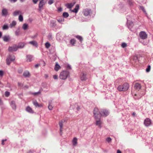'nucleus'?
Masks as SVG:
<instances>
[{"label":"nucleus","instance_id":"nucleus-1","mask_svg":"<svg viewBox=\"0 0 153 153\" xmlns=\"http://www.w3.org/2000/svg\"><path fill=\"white\" fill-rule=\"evenodd\" d=\"M129 87V85L127 83H125L122 85H119L117 88V89L120 91H127Z\"/></svg>","mask_w":153,"mask_h":153},{"label":"nucleus","instance_id":"nucleus-2","mask_svg":"<svg viewBox=\"0 0 153 153\" xmlns=\"http://www.w3.org/2000/svg\"><path fill=\"white\" fill-rule=\"evenodd\" d=\"M69 72L67 71H64L61 72L59 75L60 78L62 80L66 79L69 76Z\"/></svg>","mask_w":153,"mask_h":153},{"label":"nucleus","instance_id":"nucleus-3","mask_svg":"<svg viewBox=\"0 0 153 153\" xmlns=\"http://www.w3.org/2000/svg\"><path fill=\"white\" fill-rule=\"evenodd\" d=\"M100 115L101 117H106L109 114V112L106 109H102L100 111Z\"/></svg>","mask_w":153,"mask_h":153},{"label":"nucleus","instance_id":"nucleus-4","mask_svg":"<svg viewBox=\"0 0 153 153\" xmlns=\"http://www.w3.org/2000/svg\"><path fill=\"white\" fill-rule=\"evenodd\" d=\"M101 116L94 118L96 120V125L98 126L100 128H101V125L102 124V122L101 120Z\"/></svg>","mask_w":153,"mask_h":153},{"label":"nucleus","instance_id":"nucleus-5","mask_svg":"<svg viewBox=\"0 0 153 153\" xmlns=\"http://www.w3.org/2000/svg\"><path fill=\"white\" fill-rule=\"evenodd\" d=\"M139 36L140 38L143 39H146L148 37L147 34L143 31H142L140 33Z\"/></svg>","mask_w":153,"mask_h":153},{"label":"nucleus","instance_id":"nucleus-6","mask_svg":"<svg viewBox=\"0 0 153 153\" xmlns=\"http://www.w3.org/2000/svg\"><path fill=\"white\" fill-rule=\"evenodd\" d=\"M93 113L94 118L98 117L101 116L99 114L100 111H99L98 109L97 108H95L93 111Z\"/></svg>","mask_w":153,"mask_h":153},{"label":"nucleus","instance_id":"nucleus-7","mask_svg":"<svg viewBox=\"0 0 153 153\" xmlns=\"http://www.w3.org/2000/svg\"><path fill=\"white\" fill-rule=\"evenodd\" d=\"M45 4V3L44 1V0H39V11H41L43 9V6Z\"/></svg>","mask_w":153,"mask_h":153},{"label":"nucleus","instance_id":"nucleus-8","mask_svg":"<svg viewBox=\"0 0 153 153\" xmlns=\"http://www.w3.org/2000/svg\"><path fill=\"white\" fill-rule=\"evenodd\" d=\"M17 49L18 48H17V46L16 45L9 47L8 49V51L11 52L16 51Z\"/></svg>","mask_w":153,"mask_h":153},{"label":"nucleus","instance_id":"nucleus-9","mask_svg":"<svg viewBox=\"0 0 153 153\" xmlns=\"http://www.w3.org/2000/svg\"><path fill=\"white\" fill-rule=\"evenodd\" d=\"M86 72H82L80 75V79L82 81L85 80L86 79Z\"/></svg>","mask_w":153,"mask_h":153},{"label":"nucleus","instance_id":"nucleus-10","mask_svg":"<svg viewBox=\"0 0 153 153\" xmlns=\"http://www.w3.org/2000/svg\"><path fill=\"white\" fill-rule=\"evenodd\" d=\"M151 123V120L148 118H146L144 120V124L147 127L149 126Z\"/></svg>","mask_w":153,"mask_h":153},{"label":"nucleus","instance_id":"nucleus-11","mask_svg":"<svg viewBox=\"0 0 153 153\" xmlns=\"http://www.w3.org/2000/svg\"><path fill=\"white\" fill-rule=\"evenodd\" d=\"M2 38L3 40L6 42H8L10 39V37L9 35L4 36L2 37Z\"/></svg>","mask_w":153,"mask_h":153},{"label":"nucleus","instance_id":"nucleus-12","mask_svg":"<svg viewBox=\"0 0 153 153\" xmlns=\"http://www.w3.org/2000/svg\"><path fill=\"white\" fill-rule=\"evenodd\" d=\"M90 10L86 9L83 10V13L84 16H87L90 15Z\"/></svg>","mask_w":153,"mask_h":153},{"label":"nucleus","instance_id":"nucleus-13","mask_svg":"<svg viewBox=\"0 0 153 153\" xmlns=\"http://www.w3.org/2000/svg\"><path fill=\"white\" fill-rule=\"evenodd\" d=\"M10 105L13 110H15L16 109V107L15 101H11L10 102Z\"/></svg>","mask_w":153,"mask_h":153},{"label":"nucleus","instance_id":"nucleus-14","mask_svg":"<svg viewBox=\"0 0 153 153\" xmlns=\"http://www.w3.org/2000/svg\"><path fill=\"white\" fill-rule=\"evenodd\" d=\"M65 121L64 120H61L59 122V125L60 127V131L61 133L62 131L63 123Z\"/></svg>","mask_w":153,"mask_h":153},{"label":"nucleus","instance_id":"nucleus-15","mask_svg":"<svg viewBox=\"0 0 153 153\" xmlns=\"http://www.w3.org/2000/svg\"><path fill=\"white\" fill-rule=\"evenodd\" d=\"M2 15L4 16H6L8 14L7 10L6 9H3L2 10Z\"/></svg>","mask_w":153,"mask_h":153},{"label":"nucleus","instance_id":"nucleus-16","mask_svg":"<svg viewBox=\"0 0 153 153\" xmlns=\"http://www.w3.org/2000/svg\"><path fill=\"white\" fill-rule=\"evenodd\" d=\"M134 88L135 90L139 91L140 89L141 88V86L140 84L139 83H136L134 85Z\"/></svg>","mask_w":153,"mask_h":153},{"label":"nucleus","instance_id":"nucleus-17","mask_svg":"<svg viewBox=\"0 0 153 153\" xmlns=\"http://www.w3.org/2000/svg\"><path fill=\"white\" fill-rule=\"evenodd\" d=\"M22 12L20 10H16L13 13V16H16L19 15H21Z\"/></svg>","mask_w":153,"mask_h":153},{"label":"nucleus","instance_id":"nucleus-18","mask_svg":"<svg viewBox=\"0 0 153 153\" xmlns=\"http://www.w3.org/2000/svg\"><path fill=\"white\" fill-rule=\"evenodd\" d=\"M25 44L24 42H20L19 43L17 48H18V49L22 48L24 47Z\"/></svg>","mask_w":153,"mask_h":153},{"label":"nucleus","instance_id":"nucleus-19","mask_svg":"<svg viewBox=\"0 0 153 153\" xmlns=\"http://www.w3.org/2000/svg\"><path fill=\"white\" fill-rule=\"evenodd\" d=\"M23 75L26 77H29L30 76V73L28 71H25L23 74Z\"/></svg>","mask_w":153,"mask_h":153},{"label":"nucleus","instance_id":"nucleus-20","mask_svg":"<svg viewBox=\"0 0 153 153\" xmlns=\"http://www.w3.org/2000/svg\"><path fill=\"white\" fill-rule=\"evenodd\" d=\"M16 22L15 21H13L9 25V27L12 28L15 27L16 25Z\"/></svg>","mask_w":153,"mask_h":153},{"label":"nucleus","instance_id":"nucleus-21","mask_svg":"<svg viewBox=\"0 0 153 153\" xmlns=\"http://www.w3.org/2000/svg\"><path fill=\"white\" fill-rule=\"evenodd\" d=\"M26 111L29 113H33V111L32 109L29 106H27L26 108Z\"/></svg>","mask_w":153,"mask_h":153},{"label":"nucleus","instance_id":"nucleus-22","mask_svg":"<svg viewBox=\"0 0 153 153\" xmlns=\"http://www.w3.org/2000/svg\"><path fill=\"white\" fill-rule=\"evenodd\" d=\"M33 104L36 107H41L42 105L41 104H39L36 101H34L33 102Z\"/></svg>","mask_w":153,"mask_h":153},{"label":"nucleus","instance_id":"nucleus-23","mask_svg":"<svg viewBox=\"0 0 153 153\" xmlns=\"http://www.w3.org/2000/svg\"><path fill=\"white\" fill-rule=\"evenodd\" d=\"M60 66L56 63L54 67V70L56 71H58L59 69L61 68Z\"/></svg>","mask_w":153,"mask_h":153},{"label":"nucleus","instance_id":"nucleus-24","mask_svg":"<svg viewBox=\"0 0 153 153\" xmlns=\"http://www.w3.org/2000/svg\"><path fill=\"white\" fill-rule=\"evenodd\" d=\"M73 144L74 146H76L77 143V139L76 137L74 138L72 140Z\"/></svg>","mask_w":153,"mask_h":153},{"label":"nucleus","instance_id":"nucleus-25","mask_svg":"<svg viewBox=\"0 0 153 153\" xmlns=\"http://www.w3.org/2000/svg\"><path fill=\"white\" fill-rule=\"evenodd\" d=\"M79 8V4H77L76 5L75 8L74 9V10H73V12H74L75 13H77L78 12V10Z\"/></svg>","mask_w":153,"mask_h":153},{"label":"nucleus","instance_id":"nucleus-26","mask_svg":"<svg viewBox=\"0 0 153 153\" xmlns=\"http://www.w3.org/2000/svg\"><path fill=\"white\" fill-rule=\"evenodd\" d=\"M74 4L73 3H68L65 6L67 7V8L69 9L71 8L74 6Z\"/></svg>","mask_w":153,"mask_h":153},{"label":"nucleus","instance_id":"nucleus-27","mask_svg":"<svg viewBox=\"0 0 153 153\" xmlns=\"http://www.w3.org/2000/svg\"><path fill=\"white\" fill-rule=\"evenodd\" d=\"M29 43L36 47H37L38 46V44L36 41H30L29 42Z\"/></svg>","mask_w":153,"mask_h":153},{"label":"nucleus","instance_id":"nucleus-28","mask_svg":"<svg viewBox=\"0 0 153 153\" xmlns=\"http://www.w3.org/2000/svg\"><path fill=\"white\" fill-rule=\"evenodd\" d=\"M42 90L41 89H40V90L37 92H35L34 93H31V94H33L34 96H36L38 95H39L40 94L41 92H42Z\"/></svg>","mask_w":153,"mask_h":153},{"label":"nucleus","instance_id":"nucleus-29","mask_svg":"<svg viewBox=\"0 0 153 153\" xmlns=\"http://www.w3.org/2000/svg\"><path fill=\"white\" fill-rule=\"evenodd\" d=\"M33 56L30 55H27V61L28 62H30L32 60Z\"/></svg>","mask_w":153,"mask_h":153},{"label":"nucleus","instance_id":"nucleus-30","mask_svg":"<svg viewBox=\"0 0 153 153\" xmlns=\"http://www.w3.org/2000/svg\"><path fill=\"white\" fill-rule=\"evenodd\" d=\"M28 27V25L26 23H25L23 25L22 28L24 30H27Z\"/></svg>","mask_w":153,"mask_h":153},{"label":"nucleus","instance_id":"nucleus-31","mask_svg":"<svg viewBox=\"0 0 153 153\" xmlns=\"http://www.w3.org/2000/svg\"><path fill=\"white\" fill-rule=\"evenodd\" d=\"M7 58H10V61H14L15 59V57L13 55H9L7 57Z\"/></svg>","mask_w":153,"mask_h":153},{"label":"nucleus","instance_id":"nucleus-32","mask_svg":"<svg viewBox=\"0 0 153 153\" xmlns=\"http://www.w3.org/2000/svg\"><path fill=\"white\" fill-rule=\"evenodd\" d=\"M15 34L16 36H18L20 34V30L19 29H18L15 32Z\"/></svg>","mask_w":153,"mask_h":153},{"label":"nucleus","instance_id":"nucleus-33","mask_svg":"<svg viewBox=\"0 0 153 153\" xmlns=\"http://www.w3.org/2000/svg\"><path fill=\"white\" fill-rule=\"evenodd\" d=\"M18 19L20 22H22L23 20V18L22 16L21 15H20L19 16Z\"/></svg>","mask_w":153,"mask_h":153},{"label":"nucleus","instance_id":"nucleus-34","mask_svg":"<svg viewBox=\"0 0 153 153\" xmlns=\"http://www.w3.org/2000/svg\"><path fill=\"white\" fill-rule=\"evenodd\" d=\"M10 58H7L6 59V63L7 65H9L12 61H10Z\"/></svg>","mask_w":153,"mask_h":153},{"label":"nucleus","instance_id":"nucleus-35","mask_svg":"<svg viewBox=\"0 0 153 153\" xmlns=\"http://www.w3.org/2000/svg\"><path fill=\"white\" fill-rule=\"evenodd\" d=\"M62 15L63 17L65 18H67L69 16L68 13L66 12L63 13Z\"/></svg>","mask_w":153,"mask_h":153},{"label":"nucleus","instance_id":"nucleus-36","mask_svg":"<svg viewBox=\"0 0 153 153\" xmlns=\"http://www.w3.org/2000/svg\"><path fill=\"white\" fill-rule=\"evenodd\" d=\"M133 60L135 62H137L138 60V58L136 56H134Z\"/></svg>","mask_w":153,"mask_h":153},{"label":"nucleus","instance_id":"nucleus-37","mask_svg":"<svg viewBox=\"0 0 153 153\" xmlns=\"http://www.w3.org/2000/svg\"><path fill=\"white\" fill-rule=\"evenodd\" d=\"M76 38H77L79 40H80V41L81 42H82V41L83 40V39H82V37L80 36H76Z\"/></svg>","mask_w":153,"mask_h":153},{"label":"nucleus","instance_id":"nucleus-38","mask_svg":"<svg viewBox=\"0 0 153 153\" xmlns=\"http://www.w3.org/2000/svg\"><path fill=\"white\" fill-rule=\"evenodd\" d=\"M70 42L71 44L74 45L76 43V40L74 39H72L71 40Z\"/></svg>","mask_w":153,"mask_h":153},{"label":"nucleus","instance_id":"nucleus-39","mask_svg":"<svg viewBox=\"0 0 153 153\" xmlns=\"http://www.w3.org/2000/svg\"><path fill=\"white\" fill-rule=\"evenodd\" d=\"M151 69V66L150 65H148L147 68L146 69V72H149L150 71Z\"/></svg>","mask_w":153,"mask_h":153},{"label":"nucleus","instance_id":"nucleus-40","mask_svg":"<svg viewBox=\"0 0 153 153\" xmlns=\"http://www.w3.org/2000/svg\"><path fill=\"white\" fill-rule=\"evenodd\" d=\"M2 28L3 30H6L8 29V27L7 25H4L3 26Z\"/></svg>","mask_w":153,"mask_h":153},{"label":"nucleus","instance_id":"nucleus-41","mask_svg":"<svg viewBox=\"0 0 153 153\" xmlns=\"http://www.w3.org/2000/svg\"><path fill=\"white\" fill-rule=\"evenodd\" d=\"M10 94V93L8 91H6L5 92V95L6 97H8Z\"/></svg>","mask_w":153,"mask_h":153},{"label":"nucleus","instance_id":"nucleus-42","mask_svg":"<svg viewBox=\"0 0 153 153\" xmlns=\"http://www.w3.org/2000/svg\"><path fill=\"white\" fill-rule=\"evenodd\" d=\"M53 108V107L52 106L51 104H49V105H48V109L50 110H51Z\"/></svg>","mask_w":153,"mask_h":153},{"label":"nucleus","instance_id":"nucleus-43","mask_svg":"<svg viewBox=\"0 0 153 153\" xmlns=\"http://www.w3.org/2000/svg\"><path fill=\"white\" fill-rule=\"evenodd\" d=\"M54 2V0H49L48 1V4L51 5Z\"/></svg>","mask_w":153,"mask_h":153},{"label":"nucleus","instance_id":"nucleus-44","mask_svg":"<svg viewBox=\"0 0 153 153\" xmlns=\"http://www.w3.org/2000/svg\"><path fill=\"white\" fill-rule=\"evenodd\" d=\"M121 46L123 48H124L127 46V44L125 43H122Z\"/></svg>","mask_w":153,"mask_h":153},{"label":"nucleus","instance_id":"nucleus-45","mask_svg":"<svg viewBox=\"0 0 153 153\" xmlns=\"http://www.w3.org/2000/svg\"><path fill=\"white\" fill-rule=\"evenodd\" d=\"M51 25L52 26H54L56 25L55 22L54 21H52L51 23Z\"/></svg>","mask_w":153,"mask_h":153},{"label":"nucleus","instance_id":"nucleus-46","mask_svg":"<svg viewBox=\"0 0 153 153\" xmlns=\"http://www.w3.org/2000/svg\"><path fill=\"white\" fill-rule=\"evenodd\" d=\"M111 140V139L110 137H108L106 139V141L108 143L110 142Z\"/></svg>","mask_w":153,"mask_h":153},{"label":"nucleus","instance_id":"nucleus-47","mask_svg":"<svg viewBox=\"0 0 153 153\" xmlns=\"http://www.w3.org/2000/svg\"><path fill=\"white\" fill-rule=\"evenodd\" d=\"M38 0H32L34 4H36L38 1Z\"/></svg>","mask_w":153,"mask_h":153},{"label":"nucleus","instance_id":"nucleus-48","mask_svg":"<svg viewBox=\"0 0 153 153\" xmlns=\"http://www.w3.org/2000/svg\"><path fill=\"white\" fill-rule=\"evenodd\" d=\"M3 75V72L1 70H0V76H2Z\"/></svg>","mask_w":153,"mask_h":153},{"label":"nucleus","instance_id":"nucleus-49","mask_svg":"<svg viewBox=\"0 0 153 153\" xmlns=\"http://www.w3.org/2000/svg\"><path fill=\"white\" fill-rule=\"evenodd\" d=\"M6 140H7L6 139L2 140V142H1L2 145H4V141H6Z\"/></svg>","mask_w":153,"mask_h":153},{"label":"nucleus","instance_id":"nucleus-50","mask_svg":"<svg viewBox=\"0 0 153 153\" xmlns=\"http://www.w3.org/2000/svg\"><path fill=\"white\" fill-rule=\"evenodd\" d=\"M53 78L54 79H58V76L57 75H54L53 76Z\"/></svg>","mask_w":153,"mask_h":153},{"label":"nucleus","instance_id":"nucleus-51","mask_svg":"<svg viewBox=\"0 0 153 153\" xmlns=\"http://www.w3.org/2000/svg\"><path fill=\"white\" fill-rule=\"evenodd\" d=\"M59 12H61L62 11V8L61 7H59L58 9Z\"/></svg>","mask_w":153,"mask_h":153},{"label":"nucleus","instance_id":"nucleus-52","mask_svg":"<svg viewBox=\"0 0 153 153\" xmlns=\"http://www.w3.org/2000/svg\"><path fill=\"white\" fill-rule=\"evenodd\" d=\"M22 69H19L18 70V73L19 74H21L22 72Z\"/></svg>","mask_w":153,"mask_h":153},{"label":"nucleus","instance_id":"nucleus-53","mask_svg":"<svg viewBox=\"0 0 153 153\" xmlns=\"http://www.w3.org/2000/svg\"><path fill=\"white\" fill-rule=\"evenodd\" d=\"M10 1L11 2H15L17 1V0H10Z\"/></svg>","mask_w":153,"mask_h":153},{"label":"nucleus","instance_id":"nucleus-54","mask_svg":"<svg viewBox=\"0 0 153 153\" xmlns=\"http://www.w3.org/2000/svg\"><path fill=\"white\" fill-rule=\"evenodd\" d=\"M39 65H40V64H36V65H35V68H37L39 67Z\"/></svg>","mask_w":153,"mask_h":153},{"label":"nucleus","instance_id":"nucleus-55","mask_svg":"<svg viewBox=\"0 0 153 153\" xmlns=\"http://www.w3.org/2000/svg\"><path fill=\"white\" fill-rule=\"evenodd\" d=\"M67 69H71V66L68 65L67 67Z\"/></svg>","mask_w":153,"mask_h":153},{"label":"nucleus","instance_id":"nucleus-56","mask_svg":"<svg viewBox=\"0 0 153 153\" xmlns=\"http://www.w3.org/2000/svg\"><path fill=\"white\" fill-rule=\"evenodd\" d=\"M45 47L47 48H48V42H46L45 44Z\"/></svg>","mask_w":153,"mask_h":153},{"label":"nucleus","instance_id":"nucleus-57","mask_svg":"<svg viewBox=\"0 0 153 153\" xmlns=\"http://www.w3.org/2000/svg\"><path fill=\"white\" fill-rule=\"evenodd\" d=\"M3 87V85L0 81V87Z\"/></svg>","mask_w":153,"mask_h":153},{"label":"nucleus","instance_id":"nucleus-58","mask_svg":"<svg viewBox=\"0 0 153 153\" xmlns=\"http://www.w3.org/2000/svg\"><path fill=\"white\" fill-rule=\"evenodd\" d=\"M37 36V35L36 34V35H34V36H32V38H34L35 37H36Z\"/></svg>","mask_w":153,"mask_h":153},{"label":"nucleus","instance_id":"nucleus-59","mask_svg":"<svg viewBox=\"0 0 153 153\" xmlns=\"http://www.w3.org/2000/svg\"><path fill=\"white\" fill-rule=\"evenodd\" d=\"M3 104L1 100L0 99V105H1Z\"/></svg>","mask_w":153,"mask_h":153},{"label":"nucleus","instance_id":"nucleus-60","mask_svg":"<svg viewBox=\"0 0 153 153\" xmlns=\"http://www.w3.org/2000/svg\"><path fill=\"white\" fill-rule=\"evenodd\" d=\"M117 153H122V152L120 150H118L117 151Z\"/></svg>","mask_w":153,"mask_h":153},{"label":"nucleus","instance_id":"nucleus-61","mask_svg":"<svg viewBox=\"0 0 153 153\" xmlns=\"http://www.w3.org/2000/svg\"><path fill=\"white\" fill-rule=\"evenodd\" d=\"M2 35V32H0V38L1 37Z\"/></svg>","mask_w":153,"mask_h":153},{"label":"nucleus","instance_id":"nucleus-62","mask_svg":"<svg viewBox=\"0 0 153 153\" xmlns=\"http://www.w3.org/2000/svg\"><path fill=\"white\" fill-rule=\"evenodd\" d=\"M135 115H136V113H135V112H133L132 114V115L134 116H135Z\"/></svg>","mask_w":153,"mask_h":153},{"label":"nucleus","instance_id":"nucleus-63","mask_svg":"<svg viewBox=\"0 0 153 153\" xmlns=\"http://www.w3.org/2000/svg\"><path fill=\"white\" fill-rule=\"evenodd\" d=\"M77 110L78 111H79V110L80 109V108L79 107V106H78L77 108Z\"/></svg>","mask_w":153,"mask_h":153},{"label":"nucleus","instance_id":"nucleus-64","mask_svg":"<svg viewBox=\"0 0 153 153\" xmlns=\"http://www.w3.org/2000/svg\"><path fill=\"white\" fill-rule=\"evenodd\" d=\"M141 9L143 10V11H144V8H143V7H141Z\"/></svg>","mask_w":153,"mask_h":153}]
</instances>
